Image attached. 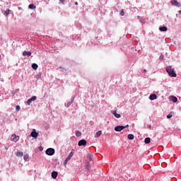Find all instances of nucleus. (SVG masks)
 Masks as SVG:
<instances>
[{"label": "nucleus", "mask_w": 181, "mask_h": 181, "mask_svg": "<svg viewBox=\"0 0 181 181\" xmlns=\"http://www.w3.org/2000/svg\"><path fill=\"white\" fill-rule=\"evenodd\" d=\"M122 129H125V127H124V126H117L116 127H115V131H116V132H121Z\"/></svg>", "instance_id": "423d86ee"}, {"label": "nucleus", "mask_w": 181, "mask_h": 181, "mask_svg": "<svg viewBox=\"0 0 181 181\" xmlns=\"http://www.w3.org/2000/svg\"><path fill=\"white\" fill-rule=\"evenodd\" d=\"M45 153L49 155V156H53V155H54V148H47L45 151Z\"/></svg>", "instance_id": "f03ea898"}, {"label": "nucleus", "mask_w": 181, "mask_h": 181, "mask_svg": "<svg viewBox=\"0 0 181 181\" xmlns=\"http://www.w3.org/2000/svg\"><path fill=\"white\" fill-rule=\"evenodd\" d=\"M156 98H158V96L156 95V94H151V95L149 96V99H150L151 101H153V100H156Z\"/></svg>", "instance_id": "6e6552de"}, {"label": "nucleus", "mask_w": 181, "mask_h": 181, "mask_svg": "<svg viewBox=\"0 0 181 181\" xmlns=\"http://www.w3.org/2000/svg\"><path fill=\"white\" fill-rule=\"evenodd\" d=\"M66 159H68V160H70V159H71V157H69V156H68V157L66 158Z\"/></svg>", "instance_id": "72a5a7b5"}, {"label": "nucleus", "mask_w": 181, "mask_h": 181, "mask_svg": "<svg viewBox=\"0 0 181 181\" xmlns=\"http://www.w3.org/2000/svg\"><path fill=\"white\" fill-rule=\"evenodd\" d=\"M28 159H29V155L25 154V155L24 156V160H28Z\"/></svg>", "instance_id": "b1692460"}, {"label": "nucleus", "mask_w": 181, "mask_h": 181, "mask_svg": "<svg viewBox=\"0 0 181 181\" xmlns=\"http://www.w3.org/2000/svg\"><path fill=\"white\" fill-rule=\"evenodd\" d=\"M171 117H173V115H172V113H170V114L167 116V118L169 119H170Z\"/></svg>", "instance_id": "c85d7f7f"}, {"label": "nucleus", "mask_w": 181, "mask_h": 181, "mask_svg": "<svg viewBox=\"0 0 181 181\" xmlns=\"http://www.w3.org/2000/svg\"><path fill=\"white\" fill-rule=\"evenodd\" d=\"M32 67H33V70H37V67H39V66H37V64H33Z\"/></svg>", "instance_id": "a211bd4d"}, {"label": "nucleus", "mask_w": 181, "mask_h": 181, "mask_svg": "<svg viewBox=\"0 0 181 181\" xmlns=\"http://www.w3.org/2000/svg\"><path fill=\"white\" fill-rule=\"evenodd\" d=\"M16 156H18L19 158H22L23 156V152H17L16 153Z\"/></svg>", "instance_id": "f3484780"}, {"label": "nucleus", "mask_w": 181, "mask_h": 181, "mask_svg": "<svg viewBox=\"0 0 181 181\" xmlns=\"http://www.w3.org/2000/svg\"><path fill=\"white\" fill-rule=\"evenodd\" d=\"M12 11H11V10H9V9H8V10H6V11H5V15H6V16H8V15H9V13H11Z\"/></svg>", "instance_id": "412c9836"}, {"label": "nucleus", "mask_w": 181, "mask_h": 181, "mask_svg": "<svg viewBox=\"0 0 181 181\" xmlns=\"http://www.w3.org/2000/svg\"><path fill=\"white\" fill-rule=\"evenodd\" d=\"M120 15H121L122 16H124V15H125V12H124V10H121V11H120Z\"/></svg>", "instance_id": "a878e982"}, {"label": "nucleus", "mask_w": 181, "mask_h": 181, "mask_svg": "<svg viewBox=\"0 0 181 181\" xmlns=\"http://www.w3.org/2000/svg\"><path fill=\"white\" fill-rule=\"evenodd\" d=\"M128 127H129V125L127 124L126 126H124V128H128Z\"/></svg>", "instance_id": "473e14b6"}, {"label": "nucleus", "mask_w": 181, "mask_h": 181, "mask_svg": "<svg viewBox=\"0 0 181 181\" xmlns=\"http://www.w3.org/2000/svg\"><path fill=\"white\" fill-rule=\"evenodd\" d=\"M75 5H78V2H75Z\"/></svg>", "instance_id": "f704fd0d"}, {"label": "nucleus", "mask_w": 181, "mask_h": 181, "mask_svg": "<svg viewBox=\"0 0 181 181\" xmlns=\"http://www.w3.org/2000/svg\"><path fill=\"white\" fill-rule=\"evenodd\" d=\"M159 60H163V55H160V57H159Z\"/></svg>", "instance_id": "7c9ffc66"}, {"label": "nucleus", "mask_w": 181, "mask_h": 181, "mask_svg": "<svg viewBox=\"0 0 181 181\" xmlns=\"http://www.w3.org/2000/svg\"><path fill=\"white\" fill-rule=\"evenodd\" d=\"M19 110H21V106L17 105V106L16 107V111H19Z\"/></svg>", "instance_id": "c756f323"}, {"label": "nucleus", "mask_w": 181, "mask_h": 181, "mask_svg": "<svg viewBox=\"0 0 181 181\" xmlns=\"http://www.w3.org/2000/svg\"><path fill=\"white\" fill-rule=\"evenodd\" d=\"M37 77H39V75H37Z\"/></svg>", "instance_id": "ea45409f"}, {"label": "nucleus", "mask_w": 181, "mask_h": 181, "mask_svg": "<svg viewBox=\"0 0 181 181\" xmlns=\"http://www.w3.org/2000/svg\"><path fill=\"white\" fill-rule=\"evenodd\" d=\"M112 114L115 115L116 118H121V115H119V113H117L116 110L113 111Z\"/></svg>", "instance_id": "9b49d317"}, {"label": "nucleus", "mask_w": 181, "mask_h": 181, "mask_svg": "<svg viewBox=\"0 0 181 181\" xmlns=\"http://www.w3.org/2000/svg\"><path fill=\"white\" fill-rule=\"evenodd\" d=\"M30 135H31V136H33V138L37 139V135H39V133L36 132V129H33Z\"/></svg>", "instance_id": "0eeeda50"}, {"label": "nucleus", "mask_w": 181, "mask_h": 181, "mask_svg": "<svg viewBox=\"0 0 181 181\" xmlns=\"http://www.w3.org/2000/svg\"><path fill=\"white\" fill-rule=\"evenodd\" d=\"M180 12H181V11H180Z\"/></svg>", "instance_id": "a19ab883"}, {"label": "nucleus", "mask_w": 181, "mask_h": 181, "mask_svg": "<svg viewBox=\"0 0 181 181\" xmlns=\"http://www.w3.org/2000/svg\"><path fill=\"white\" fill-rule=\"evenodd\" d=\"M28 8L29 9H36V6H35L33 4H31L29 5Z\"/></svg>", "instance_id": "2eb2a0df"}, {"label": "nucleus", "mask_w": 181, "mask_h": 181, "mask_svg": "<svg viewBox=\"0 0 181 181\" xmlns=\"http://www.w3.org/2000/svg\"><path fill=\"white\" fill-rule=\"evenodd\" d=\"M69 159L66 158L64 162V165H66L68 162H69Z\"/></svg>", "instance_id": "bb28decb"}, {"label": "nucleus", "mask_w": 181, "mask_h": 181, "mask_svg": "<svg viewBox=\"0 0 181 181\" xmlns=\"http://www.w3.org/2000/svg\"><path fill=\"white\" fill-rule=\"evenodd\" d=\"M40 150L42 151V150H43V148H40Z\"/></svg>", "instance_id": "4c0bfd02"}, {"label": "nucleus", "mask_w": 181, "mask_h": 181, "mask_svg": "<svg viewBox=\"0 0 181 181\" xmlns=\"http://www.w3.org/2000/svg\"><path fill=\"white\" fill-rule=\"evenodd\" d=\"M128 139H134V134H130L127 136Z\"/></svg>", "instance_id": "6ab92c4d"}, {"label": "nucleus", "mask_w": 181, "mask_h": 181, "mask_svg": "<svg viewBox=\"0 0 181 181\" xmlns=\"http://www.w3.org/2000/svg\"><path fill=\"white\" fill-rule=\"evenodd\" d=\"M171 4L174 6H177V8H181V3L176 0H171Z\"/></svg>", "instance_id": "20e7f679"}, {"label": "nucleus", "mask_w": 181, "mask_h": 181, "mask_svg": "<svg viewBox=\"0 0 181 181\" xmlns=\"http://www.w3.org/2000/svg\"><path fill=\"white\" fill-rule=\"evenodd\" d=\"M76 136H81V132L80 131H76Z\"/></svg>", "instance_id": "aec40b11"}, {"label": "nucleus", "mask_w": 181, "mask_h": 181, "mask_svg": "<svg viewBox=\"0 0 181 181\" xmlns=\"http://www.w3.org/2000/svg\"><path fill=\"white\" fill-rule=\"evenodd\" d=\"M61 1V2H64V1H63V0H60Z\"/></svg>", "instance_id": "e433bc0d"}, {"label": "nucleus", "mask_w": 181, "mask_h": 181, "mask_svg": "<svg viewBox=\"0 0 181 181\" xmlns=\"http://www.w3.org/2000/svg\"><path fill=\"white\" fill-rule=\"evenodd\" d=\"M78 146H86L87 145V141L82 139L80 140L78 143Z\"/></svg>", "instance_id": "39448f33"}, {"label": "nucleus", "mask_w": 181, "mask_h": 181, "mask_svg": "<svg viewBox=\"0 0 181 181\" xmlns=\"http://www.w3.org/2000/svg\"><path fill=\"white\" fill-rule=\"evenodd\" d=\"M71 104H73V100H71V101H69L66 107H70L71 105Z\"/></svg>", "instance_id": "5701e85b"}, {"label": "nucleus", "mask_w": 181, "mask_h": 181, "mask_svg": "<svg viewBox=\"0 0 181 181\" xmlns=\"http://www.w3.org/2000/svg\"><path fill=\"white\" fill-rule=\"evenodd\" d=\"M74 155V151H71V153L69 154V158H73V156Z\"/></svg>", "instance_id": "4be33fe9"}, {"label": "nucleus", "mask_w": 181, "mask_h": 181, "mask_svg": "<svg viewBox=\"0 0 181 181\" xmlns=\"http://www.w3.org/2000/svg\"><path fill=\"white\" fill-rule=\"evenodd\" d=\"M57 175H58L57 172H56V171L52 172V179H57Z\"/></svg>", "instance_id": "1a4fd4ad"}, {"label": "nucleus", "mask_w": 181, "mask_h": 181, "mask_svg": "<svg viewBox=\"0 0 181 181\" xmlns=\"http://www.w3.org/2000/svg\"><path fill=\"white\" fill-rule=\"evenodd\" d=\"M27 104H28V105H30V104H32V100H31L30 98L28 100Z\"/></svg>", "instance_id": "393cba45"}, {"label": "nucleus", "mask_w": 181, "mask_h": 181, "mask_svg": "<svg viewBox=\"0 0 181 181\" xmlns=\"http://www.w3.org/2000/svg\"><path fill=\"white\" fill-rule=\"evenodd\" d=\"M11 94H12L13 95H15L16 94V92H12Z\"/></svg>", "instance_id": "2f4dec72"}, {"label": "nucleus", "mask_w": 181, "mask_h": 181, "mask_svg": "<svg viewBox=\"0 0 181 181\" xmlns=\"http://www.w3.org/2000/svg\"><path fill=\"white\" fill-rule=\"evenodd\" d=\"M31 101H35L36 100V96H33L31 98H30Z\"/></svg>", "instance_id": "cd10ccee"}, {"label": "nucleus", "mask_w": 181, "mask_h": 181, "mask_svg": "<svg viewBox=\"0 0 181 181\" xmlns=\"http://www.w3.org/2000/svg\"><path fill=\"white\" fill-rule=\"evenodd\" d=\"M23 56H31L32 55V52H27V51H24L23 52Z\"/></svg>", "instance_id": "f8f14e48"}, {"label": "nucleus", "mask_w": 181, "mask_h": 181, "mask_svg": "<svg viewBox=\"0 0 181 181\" xmlns=\"http://www.w3.org/2000/svg\"><path fill=\"white\" fill-rule=\"evenodd\" d=\"M166 71L168 73L170 77H176V73L175 72V69L172 68V66H167Z\"/></svg>", "instance_id": "f257e3e1"}, {"label": "nucleus", "mask_w": 181, "mask_h": 181, "mask_svg": "<svg viewBox=\"0 0 181 181\" xmlns=\"http://www.w3.org/2000/svg\"><path fill=\"white\" fill-rule=\"evenodd\" d=\"M145 144H151V138L146 137L144 140Z\"/></svg>", "instance_id": "dca6fc26"}, {"label": "nucleus", "mask_w": 181, "mask_h": 181, "mask_svg": "<svg viewBox=\"0 0 181 181\" xmlns=\"http://www.w3.org/2000/svg\"><path fill=\"white\" fill-rule=\"evenodd\" d=\"M146 69H144V73H146Z\"/></svg>", "instance_id": "c9c22d12"}, {"label": "nucleus", "mask_w": 181, "mask_h": 181, "mask_svg": "<svg viewBox=\"0 0 181 181\" xmlns=\"http://www.w3.org/2000/svg\"><path fill=\"white\" fill-rule=\"evenodd\" d=\"M170 101H173V103H177V98H176V96H171Z\"/></svg>", "instance_id": "9d476101"}, {"label": "nucleus", "mask_w": 181, "mask_h": 181, "mask_svg": "<svg viewBox=\"0 0 181 181\" xmlns=\"http://www.w3.org/2000/svg\"><path fill=\"white\" fill-rule=\"evenodd\" d=\"M11 141L12 142H18L19 141V136H16V134L11 135Z\"/></svg>", "instance_id": "7ed1b4c3"}, {"label": "nucleus", "mask_w": 181, "mask_h": 181, "mask_svg": "<svg viewBox=\"0 0 181 181\" xmlns=\"http://www.w3.org/2000/svg\"><path fill=\"white\" fill-rule=\"evenodd\" d=\"M159 30H160V32H166V30H168V28H166V27H160L159 28Z\"/></svg>", "instance_id": "4468645a"}, {"label": "nucleus", "mask_w": 181, "mask_h": 181, "mask_svg": "<svg viewBox=\"0 0 181 181\" xmlns=\"http://www.w3.org/2000/svg\"><path fill=\"white\" fill-rule=\"evenodd\" d=\"M37 77H39V75H37Z\"/></svg>", "instance_id": "58836bf2"}, {"label": "nucleus", "mask_w": 181, "mask_h": 181, "mask_svg": "<svg viewBox=\"0 0 181 181\" xmlns=\"http://www.w3.org/2000/svg\"><path fill=\"white\" fill-rule=\"evenodd\" d=\"M103 134V132H101V130L98 131L96 134H95V138H99V136H101V134Z\"/></svg>", "instance_id": "ddd939ff"}]
</instances>
